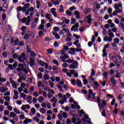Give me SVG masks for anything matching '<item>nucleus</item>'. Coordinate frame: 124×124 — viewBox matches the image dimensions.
I'll use <instances>...</instances> for the list:
<instances>
[{
    "label": "nucleus",
    "mask_w": 124,
    "mask_h": 124,
    "mask_svg": "<svg viewBox=\"0 0 124 124\" xmlns=\"http://www.w3.org/2000/svg\"><path fill=\"white\" fill-rule=\"evenodd\" d=\"M69 67L71 69H75L76 68H78V62L75 61L73 64H71L69 66Z\"/></svg>",
    "instance_id": "nucleus-1"
},
{
    "label": "nucleus",
    "mask_w": 124,
    "mask_h": 124,
    "mask_svg": "<svg viewBox=\"0 0 124 124\" xmlns=\"http://www.w3.org/2000/svg\"><path fill=\"white\" fill-rule=\"evenodd\" d=\"M30 108H31V106H30V105H25L22 106L21 109L22 111H24L26 113H29V111L26 110V109H29Z\"/></svg>",
    "instance_id": "nucleus-2"
},
{
    "label": "nucleus",
    "mask_w": 124,
    "mask_h": 124,
    "mask_svg": "<svg viewBox=\"0 0 124 124\" xmlns=\"http://www.w3.org/2000/svg\"><path fill=\"white\" fill-rule=\"evenodd\" d=\"M26 57V54L24 53H21V54L18 56V61L19 62H24V59Z\"/></svg>",
    "instance_id": "nucleus-3"
},
{
    "label": "nucleus",
    "mask_w": 124,
    "mask_h": 124,
    "mask_svg": "<svg viewBox=\"0 0 124 124\" xmlns=\"http://www.w3.org/2000/svg\"><path fill=\"white\" fill-rule=\"evenodd\" d=\"M97 102H98V106L100 110L103 109V105L101 104V100H100V98L99 97H97Z\"/></svg>",
    "instance_id": "nucleus-4"
},
{
    "label": "nucleus",
    "mask_w": 124,
    "mask_h": 124,
    "mask_svg": "<svg viewBox=\"0 0 124 124\" xmlns=\"http://www.w3.org/2000/svg\"><path fill=\"white\" fill-rule=\"evenodd\" d=\"M10 82L12 84V87L14 89H17V83L13 80L12 78H10Z\"/></svg>",
    "instance_id": "nucleus-5"
},
{
    "label": "nucleus",
    "mask_w": 124,
    "mask_h": 124,
    "mask_svg": "<svg viewBox=\"0 0 124 124\" xmlns=\"http://www.w3.org/2000/svg\"><path fill=\"white\" fill-rule=\"evenodd\" d=\"M89 94L87 95V100H90V99H93V97H92V95L93 94V91L91 89L88 90Z\"/></svg>",
    "instance_id": "nucleus-6"
},
{
    "label": "nucleus",
    "mask_w": 124,
    "mask_h": 124,
    "mask_svg": "<svg viewBox=\"0 0 124 124\" xmlns=\"http://www.w3.org/2000/svg\"><path fill=\"white\" fill-rule=\"evenodd\" d=\"M16 115L14 113V112H11L9 114V118H12L13 120L14 121L17 120V117H16Z\"/></svg>",
    "instance_id": "nucleus-7"
},
{
    "label": "nucleus",
    "mask_w": 124,
    "mask_h": 124,
    "mask_svg": "<svg viewBox=\"0 0 124 124\" xmlns=\"http://www.w3.org/2000/svg\"><path fill=\"white\" fill-rule=\"evenodd\" d=\"M87 19V23L89 24L90 25L92 24V22H93V18H92V16L91 14L88 15L86 16Z\"/></svg>",
    "instance_id": "nucleus-8"
},
{
    "label": "nucleus",
    "mask_w": 124,
    "mask_h": 124,
    "mask_svg": "<svg viewBox=\"0 0 124 124\" xmlns=\"http://www.w3.org/2000/svg\"><path fill=\"white\" fill-rule=\"evenodd\" d=\"M114 8L116 10H119V9H123V5H122V3H119L118 4H115L114 5Z\"/></svg>",
    "instance_id": "nucleus-9"
},
{
    "label": "nucleus",
    "mask_w": 124,
    "mask_h": 124,
    "mask_svg": "<svg viewBox=\"0 0 124 124\" xmlns=\"http://www.w3.org/2000/svg\"><path fill=\"white\" fill-rule=\"evenodd\" d=\"M76 72V71L74 70H69V72L66 73L67 76H68V77H71L73 74H74Z\"/></svg>",
    "instance_id": "nucleus-10"
},
{
    "label": "nucleus",
    "mask_w": 124,
    "mask_h": 124,
    "mask_svg": "<svg viewBox=\"0 0 124 124\" xmlns=\"http://www.w3.org/2000/svg\"><path fill=\"white\" fill-rule=\"evenodd\" d=\"M79 28V23L78 22L75 25H73L71 28V31H76V29Z\"/></svg>",
    "instance_id": "nucleus-11"
},
{
    "label": "nucleus",
    "mask_w": 124,
    "mask_h": 124,
    "mask_svg": "<svg viewBox=\"0 0 124 124\" xmlns=\"http://www.w3.org/2000/svg\"><path fill=\"white\" fill-rule=\"evenodd\" d=\"M122 12H123L122 9L116 10L113 12L112 15H113V16H116V15H117V14H118V13H122Z\"/></svg>",
    "instance_id": "nucleus-12"
},
{
    "label": "nucleus",
    "mask_w": 124,
    "mask_h": 124,
    "mask_svg": "<svg viewBox=\"0 0 124 124\" xmlns=\"http://www.w3.org/2000/svg\"><path fill=\"white\" fill-rule=\"evenodd\" d=\"M35 113H36V109H35L34 108H32L29 115H30V116H34V115H35Z\"/></svg>",
    "instance_id": "nucleus-13"
},
{
    "label": "nucleus",
    "mask_w": 124,
    "mask_h": 124,
    "mask_svg": "<svg viewBox=\"0 0 124 124\" xmlns=\"http://www.w3.org/2000/svg\"><path fill=\"white\" fill-rule=\"evenodd\" d=\"M108 33L110 37H112V38H114V37H115V35L114 34V33L112 32V30H111V29H108Z\"/></svg>",
    "instance_id": "nucleus-14"
},
{
    "label": "nucleus",
    "mask_w": 124,
    "mask_h": 124,
    "mask_svg": "<svg viewBox=\"0 0 124 124\" xmlns=\"http://www.w3.org/2000/svg\"><path fill=\"white\" fill-rule=\"evenodd\" d=\"M50 12L53 15L54 17H58L57 16V13L56 12V8H53L50 9Z\"/></svg>",
    "instance_id": "nucleus-15"
},
{
    "label": "nucleus",
    "mask_w": 124,
    "mask_h": 124,
    "mask_svg": "<svg viewBox=\"0 0 124 124\" xmlns=\"http://www.w3.org/2000/svg\"><path fill=\"white\" fill-rule=\"evenodd\" d=\"M74 15L76 16L77 19H80L81 17V16H80V12L78 11H75L74 12Z\"/></svg>",
    "instance_id": "nucleus-16"
},
{
    "label": "nucleus",
    "mask_w": 124,
    "mask_h": 124,
    "mask_svg": "<svg viewBox=\"0 0 124 124\" xmlns=\"http://www.w3.org/2000/svg\"><path fill=\"white\" fill-rule=\"evenodd\" d=\"M32 122V120L30 118H26L25 120L23 121L24 124H28Z\"/></svg>",
    "instance_id": "nucleus-17"
},
{
    "label": "nucleus",
    "mask_w": 124,
    "mask_h": 124,
    "mask_svg": "<svg viewBox=\"0 0 124 124\" xmlns=\"http://www.w3.org/2000/svg\"><path fill=\"white\" fill-rule=\"evenodd\" d=\"M59 102L60 104H62V105L64 102H66V96H65V95H63V99L61 100Z\"/></svg>",
    "instance_id": "nucleus-18"
},
{
    "label": "nucleus",
    "mask_w": 124,
    "mask_h": 124,
    "mask_svg": "<svg viewBox=\"0 0 124 124\" xmlns=\"http://www.w3.org/2000/svg\"><path fill=\"white\" fill-rule=\"evenodd\" d=\"M108 23L110 25L109 27L110 28H114L115 27V23L112 22V20L111 19H108Z\"/></svg>",
    "instance_id": "nucleus-19"
},
{
    "label": "nucleus",
    "mask_w": 124,
    "mask_h": 124,
    "mask_svg": "<svg viewBox=\"0 0 124 124\" xmlns=\"http://www.w3.org/2000/svg\"><path fill=\"white\" fill-rule=\"evenodd\" d=\"M93 6L97 9H99V8H100V5H99L97 2H94L93 4Z\"/></svg>",
    "instance_id": "nucleus-20"
},
{
    "label": "nucleus",
    "mask_w": 124,
    "mask_h": 124,
    "mask_svg": "<svg viewBox=\"0 0 124 124\" xmlns=\"http://www.w3.org/2000/svg\"><path fill=\"white\" fill-rule=\"evenodd\" d=\"M62 20L63 21V22H64L65 24H69L70 20L68 19H65V17H62Z\"/></svg>",
    "instance_id": "nucleus-21"
},
{
    "label": "nucleus",
    "mask_w": 124,
    "mask_h": 124,
    "mask_svg": "<svg viewBox=\"0 0 124 124\" xmlns=\"http://www.w3.org/2000/svg\"><path fill=\"white\" fill-rule=\"evenodd\" d=\"M30 63L31 66H33V65H34L35 62H34V60L33 59V58H30Z\"/></svg>",
    "instance_id": "nucleus-22"
},
{
    "label": "nucleus",
    "mask_w": 124,
    "mask_h": 124,
    "mask_svg": "<svg viewBox=\"0 0 124 124\" xmlns=\"http://www.w3.org/2000/svg\"><path fill=\"white\" fill-rule=\"evenodd\" d=\"M52 34H53V35H54V36H55V37H56V38H57V39H61V36H60V35H59V34H58L57 32H52Z\"/></svg>",
    "instance_id": "nucleus-23"
},
{
    "label": "nucleus",
    "mask_w": 124,
    "mask_h": 124,
    "mask_svg": "<svg viewBox=\"0 0 124 124\" xmlns=\"http://www.w3.org/2000/svg\"><path fill=\"white\" fill-rule=\"evenodd\" d=\"M90 118H89V115L85 114L84 116V117L82 118V121L83 122H85L86 121H87V120H90Z\"/></svg>",
    "instance_id": "nucleus-24"
},
{
    "label": "nucleus",
    "mask_w": 124,
    "mask_h": 124,
    "mask_svg": "<svg viewBox=\"0 0 124 124\" xmlns=\"http://www.w3.org/2000/svg\"><path fill=\"white\" fill-rule=\"evenodd\" d=\"M26 22L25 23L27 26H29L30 25V23H31V16H28L27 17V20H26Z\"/></svg>",
    "instance_id": "nucleus-25"
},
{
    "label": "nucleus",
    "mask_w": 124,
    "mask_h": 124,
    "mask_svg": "<svg viewBox=\"0 0 124 124\" xmlns=\"http://www.w3.org/2000/svg\"><path fill=\"white\" fill-rule=\"evenodd\" d=\"M110 80L111 81L113 85H114V86H116L117 84V80L114 78L112 77L110 78Z\"/></svg>",
    "instance_id": "nucleus-26"
},
{
    "label": "nucleus",
    "mask_w": 124,
    "mask_h": 124,
    "mask_svg": "<svg viewBox=\"0 0 124 124\" xmlns=\"http://www.w3.org/2000/svg\"><path fill=\"white\" fill-rule=\"evenodd\" d=\"M6 91H8V89H5V88H4V87H0V93H5L6 92Z\"/></svg>",
    "instance_id": "nucleus-27"
},
{
    "label": "nucleus",
    "mask_w": 124,
    "mask_h": 124,
    "mask_svg": "<svg viewBox=\"0 0 124 124\" xmlns=\"http://www.w3.org/2000/svg\"><path fill=\"white\" fill-rule=\"evenodd\" d=\"M38 101L39 102V103H42V102L44 101V98H43L42 96H39L38 98Z\"/></svg>",
    "instance_id": "nucleus-28"
},
{
    "label": "nucleus",
    "mask_w": 124,
    "mask_h": 124,
    "mask_svg": "<svg viewBox=\"0 0 124 124\" xmlns=\"http://www.w3.org/2000/svg\"><path fill=\"white\" fill-rule=\"evenodd\" d=\"M45 28V26H44L43 24L40 25L38 27V30L39 31H42Z\"/></svg>",
    "instance_id": "nucleus-29"
},
{
    "label": "nucleus",
    "mask_w": 124,
    "mask_h": 124,
    "mask_svg": "<svg viewBox=\"0 0 124 124\" xmlns=\"http://www.w3.org/2000/svg\"><path fill=\"white\" fill-rule=\"evenodd\" d=\"M33 121H34V122H36V123H37V124H38V123H39V121H40V119H39L38 117L34 116L33 117Z\"/></svg>",
    "instance_id": "nucleus-30"
},
{
    "label": "nucleus",
    "mask_w": 124,
    "mask_h": 124,
    "mask_svg": "<svg viewBox=\"0 0 124 124\" xmlns=\"http://www.w3.org/2000/svg\"><path fill=\"white\" fill-rule=\"evenodd\" d=\"M37 8L39 9L40 8V4H41V2L39 1V0H36Z\"/></svg>",
    "instance_id": "nucleus-31"
},
{
    "label": "nucleus",
    "mask_w": 124,
    "mask_h": 124,
    "mask_svg": "<svg viewBox=\"0 0 124 124\" xmlns=\"http://www.w3.org/2000/svg\"><path fill=\"white\" fill-rule=\"evenodd\" d=\"M61 112L63 117L65 119H66L68 116H67V114L65 113V112H62V111H61Z\"/></svg>",
    "instance_id": "nucleus-32"
},
{
    "label": "nucleus",
    "mask_w": 124,
    "mask_h": 124,
    "mask_svg": "<svg viewBox=\"0 0 124 124\" xmlns=\"http://www.w3.org/2000/svg\"><path fill=\"white\" fill-rule=\"evenodd\" d=\"M40 112L42 114H45V113H46V109H45L44 108H41L40 109Z\"/></svg>",
    "instance_id": "nucleus-33"
},
{
    "label": "nucleus",
    "mask_w": 124,
    "mask_h": 124,
    "mask_svg": "<svg viewBox=\"0 0 124 124\" xmlns=\"http://www.w3.org/2000/svg\"><path fill=\"white\" fill-rule=\"evenodd\" d=\"M57 101H58L57 100V98H56V97H53L52 99H50V102H54L57 103Z\"/></svg>",
    "instance_id": "nucleus-34"
},
{
    "label": "nucleus",
    "mask_w": 124,
    "mask_h": 124,
    "mask_svg": "<svg viewBox=\"0 0 124 124\" xmlns=\"http://www.w3.org/2000/svg\"><path fill=\"white\" fill-rule=\"evenodd\" d=\"M113 41H114V43H116L117 44H119V43L120 42V39L118 38H115L113 39Z\"/></svg>",
    "instance_id": "nucleus-35"
},
{
    "label": "nucleus",
    "mask_w": 124,
    "mask_h": 124,
    "mask_svg": "<svg viewBox=\"0 0 124 124\" xmlns=\"http://www.w3.org/2000/svg\"><path fill=\"white\" fill-rule=\"evenodd\" d=\"M60 60L61 62H66V60L63 56H61Z\"/></svg>",
    "instance_id": "nucleus-36"
},
{
    "label": "nucleus",
    "mask_w": 124,
    "mask_h": 124,
    "mask_svg": "<svg viewBox=\"0 0 124 124\" xmlns=\"http://www.w3.org/2000/svg\"><path fill=\"white\" fill-rule=\"evenodd\" d=\"M77 83L78 87H82L83 85H82V82H81V81H80V80L78 79Z\"/></svg>",
    "instance_id": "nucleus-37"
},
{
    "label": "nucleus",
    "mask_w": 124,
    "mask_h": 124,
    "mask_svg": "<svg viewBox=\"0 0 124 124\" xmlns=\"http://www.w3.org/2000/svg\"><path fill=\"white\" fill-rule=\"evenodd\" d=\"M103 76L105 79H107L108 77V73L106 72H105L103 73Z\"/></svg>",
    "instance_id": "nucleus-38"
},
{
    "label": "nucleus",
    "mask_w": 124,
    "mask_h": 124,
    "mask_svg": "<svg viewBox=\"0 0 124 124\" xmlns=\"http://www.w3.org/2000/svg\"><path fill=\"white\" fill-rule=\"evenodd\" d=\"M73 37H76L77 39H80L81 38V36L76 34H73Z\"/></svg>",
    "instance_id": "nucleus-39"
},
{
    "label": "nucleus",
    "mask_w": 124,
    "mask_h": 124,
    "mask_svg": "<svg viewBox=\"0 0 124 124\" xmlns=\"http://www.w3.org/2000/svg\"><path fill=\"white\" fill-rule=\"evenodd\" d=\"M92 11V9L87 8L85 10V14H89Z\"/></svg>",
    "instance_id": "nucleus-40"
},
{
    "label": "nucleus",
    "mask_w": 124,
    "mask_h": 124,
    "mask_svg": "<svg viewBox=\"0 0 124 124\" xmlns=\"http://www.w3.org/2000/svg\"><path fill=\"white\" fill-rule=\"evenodd\" d=\"M59 12H63V11H64L63 6L62 5H60V8L59 9Z\"/></svg>",
    "instance_id": "nucleus-41"
},
{
    "label": "nucleus",
    "mask_w": 124,
    "mask_h": 124,
    "mask_svg": "<svg viewBox=\"0 0 124 124\" xmlns=\"http://www.w3.org/2000/svg\"><path fill=\"white\" fill-rule=\"evenodd\" d=\"M14 111L16 114H18V115H20V114H21V113L20 112V111H19V110H18L16 108H14Z\"/></svg>",
    "instance_id": "nucleus-42"
},
{
    "label": "nucleus",
    "mask_w": 124,
    "mask_h": 124,
    "mask_svg": "<svg viewBox=\"0 0 124 124\" xmlns=\"http://www.w3.org/2000/svg\"><path fill=\"white\" fill-rule=\"evenodd\" d=\"M66 14L68 16H72V13L69 10H67L66 12Z\"/></svg>",
    "instance_id": "nucleus-43"
},
{
    "label": "nucleus",
    "mask_w": 124,
    "mask_h": 124,
    "mask_svg": "<svg viewBox=\"0 0 124 124\" xmlns=\"http://www.w3.org/2000/svg\"><path fill=\"white\" fill-rule=\"evenodd\" d=\"M58 119L60 120V121H62V115L61 113H59L58 114Z\"/></svg>",
    "instance_id": "nucleus-44"
},
{
    "label": "nucleus",
    "mask_w": 124,
    "mask_h": 124,
    "mask_svg": "<svg viewBox=\"0 0 124 124\" xmlns=\"http://www.w3.org/2000/svg\"><path fill=\"white\" fill-rule=\"evenodd\" d=\"M53 3V4H54V5H58V4H60V2H59V1L56 0V1H51Z\"/></svg>",
    "instance_id": "nucleus-45"
},
{
    "label": "nucleus",
    "mask_w": 124,
    "mask_h": 124,
    "mask_svg": "<svg viewBox=\"0 0 124 124\" xmlns=\"http://www.w3.org/2000/svg\"><path fill=\"white\" fill-rule=\"evenodd\" d=\"M38 34H39V36L40 37H42V36H43V35H44L43 34V31H40L38 32Z\"/></svg>",
    "instance_id": "nucleus-46"
},
{
    "label": "nucleus",
    "mask_w": 124,
    "mask_h": 124,
    "mask_svg": "<svg viewBox=\"0 0 124 124\" xmlns=\"http://www.w3.org/2000/svg\"><path fill=\"white\" fill-rule=\"evenodd\" d=\"M33 96H35V97H38L39 96V94L36 92H35L33 93Z\"/></svg>",
    "instance_id": "nucleus-47"
},
{
    "label": "nucleus",
    "mask_w": 124,
    "mask_h": 124,
    "mask_svg": "<svg viewBox=\"0 0 124 124\" xmlns=\"http://www.w3.org/2000/svg\"><path fill=\"white\" fill-rule=\"evenodd\" d=\"M30 55L31 56V57H32L33 58H34V57H35L36 56V54H35V52L31 51V52Z\"/></svg>",
    "instance_id": "nucleus-48"
},
{
    "label": "nucleus",
    "mask_w": 124,
    "mask_h": 124,
    "mask_svg": "<svg viewBox=\"0 0 124 124\" xmlns=\"http://www.w3.org/2000/svg\"><path fill=\"white\" fill-rule=\"evenodd\" d=\"M37 77L39 79H42V73H39V74L37 75Z\"/></svg>",
    "instance_id": "nucleus-49"
},
{
    "label": "nucleus",
    "mask_w": 124,
    "mask_h": 124,
    "mask_svg": "<svg viewBox=\"0 0 124 124\" xmlns=\"http://www.w3.org/2000/svg\"><path fill=\"white\" fill-rule=\"evenodd\" d=\"M45 17L46 18L48 19V20H50L51 18V15H50L49 14H47L46 15H45Z\"/></svg>",
    "instance_id": "nucleus-50"
},
{
    "label": "nucleus",
    "mask_w": 124,
    "mask_h": 124,
    "mask_svg": "<svg viewBox=\"0 0 124 124\" xmlns=\"http://www.w3.org/2000/svg\"><path fill=\"white\" fill-rule=\"evenodd\" d=\"M46 106L48 108V109H51V104L49 102H46Z\"/></svg>",
    "instance_id": "nucleus-51"
},
{
    "label": "nucleus",
    "mask_w": 124,
    "mask_h": 124,
    "mask_svg": "<svg viewBox=\"0 0 124 124\" xmlns=\"http://www.w3.org/2000/svg\"><path fill=\"white\" fill-rule=\"evenodd\" d=\"M32 102L34 104H36V103H37V98L34 97L32 100Z\"/></svg>",
    "instance_id": "nucleus-52"
},
{
    "label": "nucleus",
    "mask_w": 124,
    "mask_h": 124,
    "mask_svg": "<svg viewBox=\"0 0 124 124\" xmlns=\"http://www.w3.org/2000/svg\"><path fill=\"white\" fill-rule=\"evenodd\" d=\"M91 74L92 76H94V75H95V71H94V69H92Z\"/></svg>",
    "instance_id": "nucleus-53"
},
{
    "label": "nucleus",
    "mask_w": 124,
    "mask_h": 124,
    "mask_svg": "<svg viewBox=\"0 0 124 124\" xmlns=\"http://www.w3.org/2000/svg\"><path fill=\"white\" fill-rule=\"evenodd\" d=\"M4 114L5 115V116H7L8 115H9V111H8V110H5L4 111Z\"/></svg>",
    "instance_id": "nucleus-54"
},
{
    "label": "nucleus",
    "mask_w": 124,
    "mask_h": 124,
    "mask_svg": "<svg viewBox=\"0 0 124 124\" xmlns=\"http://www.w3.org/2000/svg\"><path fill=\"white\" fill-rule=\"evenodd\" d=\"M4 110V106L3 105L0 106V112H2Z\"/></svg>",
    "instance_id": "nucleus-55"
},
{
    "label": "nucleus",
    "mask_w": 124,
    "mask_h": 124,
    "mask_svg": "<svg viewBox=\"0 0 124 124\" xmlns=\"http://www.w3.org/2000/svg\"><path fill=\"white\" fill-rule=\"evenodd\" d=\"M4 99H5L7 101H10V97L8 96H4Z\"/></svg>",
    "instance_id": "nucleus-56"
},
{
    "label": "nucleus",
    "mask_w": 124,
    "mask_h": 124,
    "mask_svg": "<svg viewBox=\"0 0 124 124\" xmlns=\"http://www.w3.org/2000/svg\"><path fill=\"white\" fill-rule=\"evenodd\" d=\"M20 21L21 23H25L27 21V17H25L23 18H22L21 20L20 19Z\"/></svg>",
    "instance_id": "nucleus-57"
},
{
    "label": "nucleus",
    "mask_w": 124,
    "mask_h": 124,
    "mask_svg": "<svg viewBox=\"0 0 124 124\" xmlns=\"http://www.w3.org/2000/svg\"><path fill=\"white\" fill-rule=\"evenodd\" d=\"M0 81L3 82H6V78L1 77L0 78Z\"/></svg>",
    "instance_id": "nucleus-58"
},
{
    "label": "nucleus",
    "mask_w": 124,
    "mask_h": 124,
    "mask_svg": "<svg viewBox=\"0 0 124 124\" xmlns=\"http://www.w3.org/2000/svg\"><path fill=\"white\" fill-rule=\"evenodd\" d=\"M68 66V64L67 63H64L62 65V67H63L64 68H65Z\"/></svg>",
    "instance_id": "nucleus-59"
},
{
    "label": "nucleus",
    "mask_w": 124,
    "mask_h": 124,
    "mask_svg": "<svg viewBox=\"0 0 124 124\" xmlns=\"http://www.w3.org/2000/svg\"><path fill=\"white\" fill-rule=\"evenodd\" d=\"M7 109H8V110H9V111H12V110H13V108H12V106H8L7 107Z\"/></svg>",
    "instance_id": "nucleus-60"
},
{
    "label": "nucleus",
    "mask_w": 124,
    "mask_h": 124,
    "mask_svg": "<svg viewBox=\"0 0 124 124\" xmlns=\"http://www.w3.org/2000/svg\"><path fill=\"white\" fill-rule=\"evenodd\" d=\"M16 70L18 72L21 73V71H23V68L21 67H18L16 68Z\"/></svg>",
    "instance_id": "nucleus-61"
},
{
    "label": "nucleus",
    "mask_w": 124,
    "mask_h": 124,
    "mask_svg": "<svg viewBox=\"0 0 124 124\" xmlns=\"http://www.w3.org/2000/svg\"><path fill=\"white\" fill-rule=\"evenodd\" d=\"M53 31H60V29L57 27H55L53 28Z\"/></svg>",
    "instance_id": "nucleus-62"
},
{
    "label": "nucleus",
    "mask_w": 124,
    "mask_h": 124,
    "mask_svg": "<svg viewBox=\"0 0 124 124\" xmlns=\"http://www.w3.org/2000/svg\"><path fill=\"white\" fill-rule=\"evenodd\" d=\"M47 97L48 98H52V97H53V95L50 93H47Z\"/></svg>",
    "instance_id": "nucleus-63"
},
{
    "label": "nucleus",
    "mask_w": 124,
    "mask_h": 124,
    "mask_svg": "<svg viewBox=\"0 0 124 124\" xmlns=\"http://www.w3.org/2000/svg\"><path fill=\"white\" fill-rule=\"evenodd\" d=\"M66 124H71V120H70V119H69V118L67 119Z\"/></svg>",
    "instance_id": "nucleus-64"
}]
</instances>
